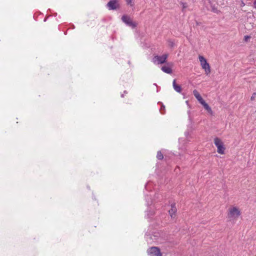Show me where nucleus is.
<instances>
[{"mask_svg":"<svg viewBox=\"0 0 256 256\" xmlns=\"http://www.w3.org/2000/svg\"><path fill=\"white\" fill-rule=\"evenodd\" d=\"M149 256H162L160 250L158 247L153 246L147 250Z\"/></svg>","mask_w":256,"mask_h":256,"instance_id":"423d86ee","label":"nucleus"},{"mask_svg":"<svg viewBox=\"0 0 256 256\" xmlns=\"http://www.w3.org/2000/svg\"><path fill=\"white\" fill-rule=\"evenodd\" d=\"M256 95V93H255V92L252 94V96L251 97V100H252L254 99Z\"/></svg>","mask_w":256,"mask_h":256,"instance_id":"dca6fc26","label":"nucleus"},{"mask_svg":"<svg viewBox=\"0 0 256 256\" xmlns=\"http://www.w3.org/2000/svg\"><path fill=\"white\" fill-rule=\"evenodd\" d=\"M193 94L200 104L204 100L197 90H194Z\"/></svg>","mask_w":256,"mask_h":256,"instance_id":"9d476101","label":"nucleus"},{"mask_svg":"<svg viewBox=\"0 0 256 256\" xmlns=\"http://www.w3.org/2000/svg\"><path fill=\"white\" fill-rule=\"evenodd\" d=\"M254 8L256 9V0L254 2Z\"/></svg>","mask_w":256,"mask_h":256,"instance_id":"a211bd4d","label":"nucleus"},{"mask_svg":"<svg viewBox=\"0 0 256 256\" xmlns=\"http://www.w3.org/2000/svg\"><path fill=\"white\" fill-rule=\"evenodd\" d=\"M250 36H244V40L245 41H248V39H250Z\"/></svg>","mask_w":256,"mask_h":256,"instance_id":"2eb2a0df","label":"nucleus"},{"mask_svg":"<svg viewBox=\"0 0 256 256\" xmlns=\"http://www.w3.org/2000/svg\"><path fill=\"white\" fill-rule=\"evenodd\" d=\"M177 212V209L176 206V204H173L171 205V208L169 210V214L170 216L172 218H174L176 215V213Z\"/></svg>","mask_w":256,"mask_h":256,"instance_id":"1a4fd4ad","label":"nucleus"},{"mask_svg":"<svg viewBox=\"0 0 256 256\" xmlns=\"http://www.w3.org/2000/svg\"><path fill=\"white\" fill-rule=\"evenodd\" d=\"M198 59L202 68L204 70L205 74L206 75H208L211 72L210 67L209 64L207 62L206 59L203 56H199Z\"/></svg>","mask_w":256,"mask_h":256,"instance_id":"f03ea898","label":"nucleus"},{"mask_svg":"<svg viewBox=\"0 0 256 256\" xmlns=\"http://www.w3.org/2000/svg\"><path fill=\"white\" fill-rule=\"evenodd\" d=\"M172 86L174 90L180 93L182 89L181 86L176 84V80H174L172 82Z\"/></svg>","mask_w":256,"mask_h":256,"instance_id":"9b49d317","label":"nucleus"},{"mask_svg":"<svg viewBox=\"0 0 256 256\" xmlns=\"http://www.w3.org/2000/svg\"><path fill=\"white\" fill-rule=\"evenodd\" d=\"M107 7L110 10H116L119 7V4L118 0H110L107 4Z\"/></svg>","mask_w":256,"mask_h":256,"instance_id":"0eeeda50","label":"nucleus"},{"mask_svg":"<svg viewBox=\"0 0 256 256\" xmlns=\"http://www.w3.org/2000/svg\"><path fill=\"white\" fill-rule=\"evenodd\" d=\"M240 214V210L236 206H232L228 210V218L230 220H237Z\"/></svg>","mask_w":256,"mask_h":256,"instance_id":"f257e3e1","label":"nucleus"},{"mask_svg":"<svg viewBox=\"0 0 256 256\" xmlns=\"http://www.w3.org/2000/svg\"><path fill=\"white\" fill-rule=\"evenodd\" d=\"M212 12H218V10H216V8H212Z\"/></svg>","mask_w":256,"mask_h":256,"instance_id":"f3484780","label":"nucleus"},{"mask_svg":"<svg viewBox=\"0 0 256 256\" xmlns=\"http://www.w3.org/2000/svg\"><path fill=\"white\" fill-rule=\"evenodd\" d=\"M122 20L127 26L132 28H134L137 26L136 23L133 22L130 18L128 16L124 15L122 18Z\"/></svg>","mask_w":256,"mask_h":256,"instance_id":"39448f33","label":"nucleus"},{"mask_svg":"<svg viewBox=\"0 0 256 256\" xmlns=\"http://www.w3.org/2000/svg\"><path fill=\"white\" fill-rule=\"evenodd\" d=\"M204 108L208 111V112H209L210 114H212V111L210 108V107L208 105L207 103L204 100L202 102L200 103Z\"/></svg>","mask_w":256,"mask_h":256,"instance_id":"f8f14e48","label":"nucleus"},{"mask_svg":"<svg viewBox=\"0 0 256 256\" xmlns=\"http://www.w3.org/2000/svg\"><path fill=\"white\" fill-rule=\"evenodd\" d=\"M126 0V4L128 5H130L131 6H134V4L132 2V0Z\"/></svg>","mask_w":256,"mask_h":256,"instance_id":"4468645a","label":"nucleus"},{"mask_svg":"<svg viewBox=\"0 0 256 256\" xmlns=\"http://www.w3.org/2000/svg\"><path fill=\"white\" fill-rule=\"evenodd\" d=\"M172 66V63H168L166 66H164L162 67L161 70L162 72L168 74L172 73L171 66Z\"/></svg>","mask_w":256,"mask_h":256,"instance_id":"6e6552de","label":"nucleus"},{"mask_svg":"<svg viewBox=\"0 0 256 256\" xmlns=\"http://www.w3.org/2000/svg\"><path fill=\"white\" fill-rule=\"evenodd\" d=\"M214 144L217 147V152L218 154H223L224 153L225 148L223 142L218 138H216L214 139Z\"/></svg>","mask_w":256,"mask_h":256,"instance_id":"7ed1b4c3","label":"nucleus"},{"mask_svg":"<svg viewBox=\"0 0 256 256\" xmlns=\"http://www.w3.org/2000/svg\"><path fill=\"white\" fill-rule=\"evenodd\" d=\"M156 158L160 160L163 159L164 156L160 151L158 152L157 154H156Z\"/></svg>","mask_w":256,"mask_h":256,"instance_id":"ddd939ff","label":"nucleus"},{"mask_svg":"<svg viewBox=\"0 0 256 256\" xmlns=\"http://www.w3.org/2000/svg\"><path fill=\"white\" fill-rule=\"evenodd\" d=\"M168 57V54H164L161 56H156L154 57L152 62L156 64H162L166 62Z\"/></svg>","mask_w":256,"mask_h":256,"instance_id":"20e7f679","label":"nucleus"}]
</instances>
